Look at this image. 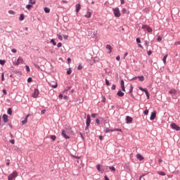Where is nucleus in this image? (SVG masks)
Masks as SVG:
<instances>
[{"instance_id": "e433bc0d", "label": "nucleus", "mask_w": 180, "mask_h": 180, "mask_svg": "<svg viewBox=\"0 0 180 180\" xmlns=\"http://www.w3.org/2000/svg\"><path fill=\"white\" fill-rule=\"evenodd\" d=\"M13 74H20V77L22 76V72L18 71V70L13 71Z\"/></svg>"}, {"instance_id": "8fccbe9b", "label": "nucleus", "mask_w": 180, "mask_h": 180, "mask_svg": "<svg viewBox=\"0 0 180 180\" xmlns=\"http://www.w3.org/2000/svg\"><path fill=\"white\" fill-rule=\"evenodd\" d=\"M58 98L60 99V101H61L63 99V98H64V96L63 95V94H59Z\"/></svg>"}, {"instance_id": "c756f323", "label": "nucleus", "mask_w": 180, "mask_h": 180, "mask_svg": "<svg viewBox=\"0 0 180 180\" xmlns=\"http://www.w3.org/2000/svg\"><path fill=\"white\" fill-rule=\"evenodd\" d=\"M138 79H139V81L141 82H143L144 81V76L141 75V76H137Z\"/></svg>"}, {"instance_id": "603ef678", "label": "nucleus", "mask_w": 180, "mask_h": 180, "mask_svg": "<svg viewBox=\"0 0 180 180\" xmlns=\"http://www.w3.org/2000/svg\"><path fill=\"white\" fill-rule=\"evenodd\" d=\"M71 88H72V86H68V89H65L63 91V92H68V91H70V89H71Z\"/></svg>"}, {"instance_id": "e2e57ef3", "label": "nucleus", "mask_w": 180, "mask_h": 180, "mask_svg": "<svg viewBox=\"0 0 180 180\" xmlns=\"http://www.w3.org/2000/svg\"><path fill=\"white\" fill-rule=\"evenodd\" d=\"M147 54H148V56H150L151 54H153V51H151V50L148 51Z\"/></svg>"}, {"instance_id": "b1692460", "label": "nucleus", "mask_w": 180, "mask_h": 180, "mask_svg": "<svg viewBox=\"0 0 180 180\" xmlns=\"http://www.w3.org/2000/svg\"><path fill=\"white\" fill-rule=\"evenodd\" d=\"M87 19H89L91 16H92V13L90 11H87L86 14L84 15Z\"/></svg>"}, {"instance_id": "bb28decb", "label": "nucleus", "mask_w": 180, "mask_h": 180, "mask_svg": "<svg viewBox=\"0 0 180 180\" xmlns=\"http://www.w3.org/2000/svg\"><path fill=\"white\" fill-rule=\"evenodd\" d=\"M50 43H51V44H53V46H57V42L56 41L55 39H51Z\"/></svg>"}, {"instance_id": "a211bd4d", "label": "nucleus", "mask_w": 180, "mask_h": 180, "mask_svg": "<svg viewBox=\"0 0 180 180\" xmlns=\"http://www.w3.org/2000/svg\"><path fill=\"white\" fill-rule=\"evenodd\" d=\"M136 158H137V160H139V161H143V160H144L143 156H142V155L140 154V153L136 154Z\"/></svg>"}, {"instance_id": "c9c22d12", "label": "nucleus", "mask_w": 180, "mask_h": 180, "mask_svg": "<svg viewBox=\"0 0 180 180\" xmlns=\"http://www.w3.org/2000/svg\"><path fill=\"white\" fill-rule=\"evenodd\" d=\"M72 72V70H71V68H69V69L66 72V74L67 75H71Z\"/></svg>"}, {"instance_id": "0eeeda50", "label": "nucleus", "mask_w": 180, "mask_h": 180, "mask_svg": "<svg viewBox=\"0 0 180 180\" xmlns=\"http://www.w3.org/2000/svg\"><path fill=\"white\" fill-rule=\"evenodd\" d=\"M39 94L40 93L39 91V89H34V91L32 93V98H38Z\"/></svg>"}, {"instance_id": "6ab92c4d", "label": "nucleus", "mask_w": 180, "mask_h": 180, "mask_svg": "<svg viewBox=\"0 0 180 180\" xmlns=\"http://www.w3.org/2000/svg\"><path fill=\"white\" fill-rule=\"evenodd\" d=\"M117 95L120 97V98H123V96H124V94L123 93V91H122V90H119L117 92Z\"/></svg>"}, {"instance_id": "37998d69", "label": "nucleus", "mask_w": 180, "mask_h": 180, "mask_svg": "<svg viewBox=\"0 0 180 180\" xmlns=\"http://www.w3.org/2000/svg\"><path fill=\"white\" fill-rule=\"evenodd\" d=\"M34 67H35L37 70H40V65L36 64V63H33Z\"/></svg>"}, {"instance_id": "412c9836", "label": "nucleus", "mask_w": 180, "mask_h": 180, "mask_svg": "<svg viewBox=\"0 0 180 180\" xmlns=\"http://www.w3.org/2000/svg\"><path fill=\"white\" fill-rule=\"evenodd\" d=\"M169 94L170 95H176V89H172L169 91Z\"/></svg>"}, {"instance_id": "39448f33", "label": "nucleus", "mask_w": 180, "mask_h": 180, "mask_svg": "<svg viewBox=\"0 0 180 180\" xmlns=\"http://www.w3.org/2000/svg\"><path fill=\"white\" fill-rule=\"evenodd\" d=\"M170 127H172V129H173V130H176V131H179V130H180L179 125L176 124L174 122H173L170 124Z\"/></svg>"}, {"instance_id": "79ce46f5", "label": "nucleus", "mask_w": 180, "mask_h": 180, "mask_svg": "<svg viewBox=\"0 0 180 180\" xmlns=\"http://www.w3.org/2000/svg\"><path fill=\"white\" fill-rule=\"evenodd\" d=\"M25 70L27 72H30V68L29 67V65H25Z\"/></svg>"}, {"instance_id": "69168bd1", "label": "nucleus", "mask_w": 180, "mask_h": 180, "mask_svg": "<svg viewBox=\"0 0 180 180\" xmlns=\"http://www.w3.org/2000/svg\"><path fill=\"white\" fill-rule=\"evenodd\" d=\"M17 50L15 49H11V53H13L14 54L15 53H17Z\"/></svg>"}, {"instance_id": "864d4df0", "label": "nucleus", "mask_w": 180, "mask_h": 180, "mask_svg": "<svg viewBox=\"0 0 180 180\" xmlns=\"http://www.w3.org/2000/svg\"><path fill=\"white\" fill-rule=\"evenodd\" d=\"M98 116L97 113H92L91 114V117H93V119H95V117H96Z\"/></svg>"}, {"instance_id": "7ed1b4c3", "label": "nucleus", "mask_w": 180, "mask_h": 180, "mask_svg": "<svg viewBox=\"0 0 180 180\" xmlns=\"http://www.w3.org/2000/svg\"><path fill=\"white\" fill-rule=\"evenodd\" d=\"M138 88L140 91L146 94L147 99H150V93L148 92V90L147 89H144L141 86H139Z\"/></svg>"}, {"instance_id": "f3484780", "label": "nucleus", "mask_w": 180, "mask_h": 180, "mask_svg": "<svg viewBox=\"0 0 180 180\" xmlns=\"http://www.w3.org/2000/svg\"><path fill=\"white\" fill-rule=\"evenodd\" d=\"M54 84H51V83H49V86H51V88L56 89L58 86V84L57 83V82H53Z\"/></svg>"}, {"instance_id": "0e129e2a", "label": "nucleus", "mask_w": 180, "mask_h": 180, "mask_svg": "<svg viewBox=\"0 0 180 180\" xmlns=\"http://www.w3.org/2000/svg\"><path fill=\"white\" fill-rule=\"evenodd\" d=\"M127 12V10L126 8H122V13L124 14Z\"/></svg>"}, {"instance_id": "13d9d810", "label": "nucleus", "mask_w": 180, "mask_h": 180, "mask_svg": "<svg viewBox=\"0 0 180 180\" xmlns=\"http://www.w3.org/2000/svg\"><path fill=\"white\" fill-rule=\"evenodd\" d=\"M96 124H101V120L96 118Z\"/></svg>"}, {"instance_id": "2eb2a0df", "label": "nucleus", "mask_w": 180, "mask_h": 180, "mask_svg": "<svg viewBox=\"0 0 180 180\" xmlns=\"http://www.w3.org/2000/svg\"><path fill=\"white\" fill-rule=\"evenodd\" d=\"M79 11H81V4H77L75 5V12H76V13H78V12H79Z\"/></svg>"}, {"instance_id": "ea45409f", "label": "nucleus", "mask_w": 180, "mask_h": 180, "mask_svg": "<svg viewBox=\"0 0 180 180\" xmlns=\"http://www.w3.org/2000/svg\"><path fill=\"white\" fill-rule=\"evenodd\" d=\"M5 63H6V60L0 59L1 65H5Z\"/></svg>"}, {"instance_id": "6e6d98bb", "label": "nucleus", "mask_w": 180, "mask_h": 180, "mask_svg": "<svg viewBox=\"0 0 180 180\" xmlns=\"http://www.w3.org/2000/svg\"><path fill=\"white\" fill-rule=\"evenodd\" d=\"M79 135H80V137L82 138V140H83V141L85 140V137H84V135L82 134V132H79Z\"/></svg>"}, {"instance_id": "09e8293b", "label": "nucleus", "mask_w": 180, "mask_h": 180, "mask_svg": "<svg viewBox=\"0 0 180 180\" xmlns=\"http://www.w3.org/2000/svg\"><path fill=\"white\" fill-rule=\"evenodd\" d=\"M157 41H162V37L161 36H158L157 38Z\"/></svg>"}, {"instance_id": "f704fd0d", "label": "nucleus", "mask_w": 180, "mask_h": 180, "mask_svg": "<svg viewBox=\"0 0 180 180\" xmlns=\"http://www.w3.org/2000/svg\"><path fill=\"white\" fill-rule=\"evenodd\" d=\"M50 139H51L52 141H56V140L57 139V136L56 135H51L50 136Z\"/></svg>"}, {"instance_id": "cd10ccee", "label": "nucleus", "mask_w": 180, "mask_h": 180, "mask_svg": "<svg viewBox=\"0 0 180 180\" xmlns=\"http://www.w3.org/2000/svg\"><path fill=\"white\" fill-rule=\"evenodd\" d=\"M99 119H100V120H101V122L103 123V124H106V123H108V120H105L103 117H100Z\"/></svg>"}, {"instance_id": "f257e3e1", "label": "nucleus", "mask_w": 180, "mask_h": 180, "mask_svg": "<svg viewBox=\"0 0 180 180\" xmlns=\"http://www.w3.org/2000/svg\"><path fill=\"white\" fill-rule=\"evenodd\" d=\"M112 12L115 18H120V16H122V13L118 7L112 8Z\"/></svg>"}, {"instance_id": "3c124183", "label": "nucleus", "mask_w": 180, "mask_h": 180, "mask_svg": "<svg viewBox=\"0 0 180 180\" xmlns=\"http://www.w3.org/2000/svg\"><path fill=\"white\" fill-rule=\"evenodd\" d=\"M146 175H147V174H143L142 175H141L140 176H139V180H141V179H143V178H144V176H146Z\"/></svg>"}, {"instance_id": "9b49d317", "label": "nucleus", "mask_w": 180, "mask_h": 180, "mask_svg": "<svg viewBox=\"0 0 180 180\" xmlns=\"http://www.w3.org/2000/svg\"><path fill=\"white\" fill-rule=\"evenodd\" d=\"M2 119H3L4 123H8V122H9L8 116L6 114L3 115Z\"/></svg>"}, {"instance_id": "de8ad7c7", "label": "nucleus", "mask_w": 180, "mask_h": 180, "mask_svg": "<svg viewBox=\"0 0 180 180\" xmlns=\"http://www.w3.org/2000/svg\"><path fill=\"white\" fill-rule=\"evenodd\" d=\"M8 13L10 15H15L16 13L15 11H12V10H9L8 11Z\"/></svg>"}, {"instance_id": "a878e982", "label": "nucleus", "mask_w": 180, "mask_h": 180, "mask_svg": "<svg viewBox=\"0 0 180 180\" xmlns=\"http://www.w3.org/2000/svg\"><path fill=\"white\" fill-rule=\"evenodd\" d=\"M167 58H168V54H166L162 58L164 64H167Z\"/></svg>"}, {"instance_id": "f8f14e48", "label": "nucleus", "mask_w": 180, "mask_h": 180, "mask_svg": "<svg viewBox=\"0 0 180 180\" xmlns=\"http://www.w3.org/2000/svg\"><path fill=\"white\" fill-rule=\"evenodd\" d=\"M65 129L69 131V132H68V134H74V131H72V127H71L70 126L67 125L65 127Z\"/></svg>"}, {"instance_id": "5fc2aeb1", "label": "nucleus", "mask_w": 180, "mask_h": 180, "mask_svg": "<svg viewBox=\"0 0 180 180\" xmlns=\"http://www.w3.org/2000/svg\"><path fill=\"white\" fill-rule=\"evenodd\" d=\"M57 47H58V49H60V47H63V43L58 42V44H57Z\"/></svg>"}, {"instance_id": "7c9ffc66", "label": "nucleus", "mask_w": 180, "mask_h": 180, "mask_svg": "<svg viewBox=\"0 0 180 180\" xmlns=\"http://www.w3.org/2000/svg\"><path fill=\"white\" fill-rule=\"evenodd\" d=\"M7 113L9 115V116H12V108H8Z\"/></svg>"}, {"instance_id": "052dcab7", "label": "nucleus", "mask_w": 180, "mask_h": 180, "mask_svg": "<svg viewBox=\"0 0 180 180\" xmlns=\"http://www.w3.org/2000/svg\"><path fill=\"white\" fill-rule=\"evenodd\" d=\"M111 89L112 91H115L116 89V84H112V86H111Z\"/></svg>"}, {"instance_id": "774afa93", "label": "nucleus", "mask_w": 180, "mask_h": 180, "mask_svg": "<svg viewBox=\"0 0 180 180\" xmlns=\"http://www.w3.org/2000/svg\"><path fill=\"white\" fill-rule=\"evenodd\" d=\"M11 144H15V139H11L9 141Z\"/></svg>"}, {"instance_id": "2f4dec72", "label": "nucleus", "mask_w": 180, "mask_h": 180, "mask_svg": "<svg viewBox=\"0 0 180 180\" xmlns=\"http://www.w3.org/2000/svg\"><path fill=\"white\" fill-rule=\"evenodd\" d=\"M110 171H112V172H115V171H116V167L114 166H110L108 167Z\"/></svg>"}, {"instance_id": "a19ab883", "label": "nucleus", "mask_w": 180, "mask_h": 180, "mask_svg": "<svg viewBox=\"0 0 180 180\" xmlns=\"http://www.w3.org/2000/svg\"><path fill=\"white\" fill-rule=\"evenodd\" d=\"M29 4H31V5H35L36 0H29Z\"/></svg>"}, {"instance_id": "9d476101", "label": "nucleus", "mask_w": 180, "mask_h": 180, "mask_svg": "<svg viewBox=\"0 0 180 180\" xmlns=\"http://www.w3.org/2000/svg\"><path fill=\"white\" fill-rule=\"evenodd\" d=\"M157 117V112L153 111L150 114V120H155V118Z\"/></svg>"}, {"instance_id": "dca6fc26", "label": "nucleus", "mask_w": 180, "mask_h": 180, "mask_svg": "<svg viewBox=\"0 0 180 180\" xmlns=\"http://www.w3.org/2000/svg\"><path fill=\"white\" fill-rule=\"evenodd\" d=\"M96 168L98 172H101L102 174V165L98 164L96 165Z\"/></svg>"}, {"instance_id": "423d86ee", "label": "nucleus", "mask_w": 180, "mask_h": 180, "mask_svg": "<svg viewBox=\"0 0 180 180\" xmlns=\"http://www.w3.org/2000/svg\"><path fill=\"white\" fill-rule=\"evenodd\" d=\"M23 64V58L19 57L15 62H13L14 65H19Z\"/></svg>"}, {"instance_id": "20e7f679", "label": "nucleus", "mask_w": 180, "mask_h": 180, "mask_svg": "<svg viewBox=\"0 0 180 180\" xmlns=\"http://www.w3.org/2000/svg\"><path fill=\"white\" fill-rule=\"evenodd\" d=\"M141 29L143 30H147L148 33H153V28H151L148 25H143Z\"/></svg>"}, {"instance_id": "aec40b11", "label": "nucleus", "mask_w": 180, "mask_h": 180, "mask_svg": "<svg viewBox=\"0 0 180 180\" xmlns=\"http://www.w3.org/2000/svg\"><path fill=\"white\" fill-rule=\"evenodd\" d=\"M30 116V114H28L25 116L24 120H22L21 122L22 124H26V123H27V117H29Z\"/></svg>"}, {"instance_id": "58836bf2", "label": "nucleus", "mask_w": 180, "mask_h": 180, "mask_svg": "<svg viewBox=\"0 0 180 180\" xmlns=\"http://www.w3.org/2000/svg\"><path fill=\"white\" fill-rule=\"evenodd\" d=\"M27 83L28 84H30V83H32V82H33V78H32L31 77H28L27 78Z\"/></svg>"}, {"instance_id": "5701e85b", "label": "nucleus", "mask_w": 180, "mask_h": 180, "mask_svg": "<svg viewBox=\"0 0 180 180\" xmlns=\"http://www.w3.org/2000/svg\"><path fill=\"white\" fill-rule=\"evenodd\" d=\"M157 174H158V175H160L161 176H165L167 175V173H165V172L162 171L157 172Z\"/></svg>"}, {"instance_id": "ddd939ff", "label": "nucleus", "mask_w": 180, "mask_h": 180, "mask_svg": "<svg viewBox=\"0 0 180 180\" xmlns=\"http://www.w3.org/2000/svg\"><path fill=\"white\" fill-rule=\"evenodd\" d=\"M86 124L91 126V115L89 114L86 115Z\"/></svg>"}, {"instance_id": "49530a36", "label": "nucleus", "mask_w": 180, "mask_h": 180, "mask_svg": "<svg viewBox=\"0 0 180 180\" xmlns=\"http://www.w3.org/2000/svg\"><path fill=\"white\" fill-rule=\"evenodd\" d=\"M120 86H124V80H123V79H122L120 80Z\"/></svg>"}, {"instance_id": "a18cd8bd", "label": "nucleus", "mask_w": 180, "mask_h": 180, "mask_svg": "<svg viewBox=\"0 0 180 180\" xmlns=\"http://www.w3.org/2000/svg\"><path fill=\"white\" fill-rule=\"evenodd\" d=\"M105 85H107V86H109V85H110V82H109L108 79L106 78H105Z\"/></svg>"}, {"instance_id": "393cba45", "label": "nucleus", "mask_w": 180, "mask_h": 180, "mask_svg": "<svg viewBox=\"0 0 180 180\" xmlns=\"http://www.w3.org/2000/svg\"><path fill=\"white\" fill-rule=\"evenodd\" d=\"M19 20L22 22V20H25V14L22 13L20 15Z\"/></svg>"}, {"instance_id": "bf43d9fd", "label": "nucleus", "mask_w": 180, "mask_h": 180, "mask_svg": "<svg viewBox=\"0 0 180 180\" xmlns=\"http://www.w3.org/2000/svg\"><path fill=\"white\" fill-rule=\"evenodd\" d=\"M102 102L103 103H105V102H106V98L105 97V96H102Z\"/></svg>"}, {"instance_id": "4be33fe9", "label": "nucleus", "mask_w": 180, "mask_h": 180, "mask_svg": "<svg viewBox=\"0 0 180 180\" xmlns=\"http://www.w3.org/2000/svg\"><path fill=\"white\" fill-rule=\"evenodd\" d=\"M109 168V167L108 166H103L102 165V167H101V174H103V172H105V171L108 170Z\"/></svg>"}, {"instance_id": "c03bdc74", "label": "nucleus", "mask_w": 180, "mask_h": 180, "mask_svg": "<svg viewBox=\"0 0 180 180\" xmlns=\"http://www.w3.org/2000/svg\"><path fill=\"white\" fill-rule=\"evenodd\" d=\"M136 41L138 44H140V43H141V39L138 37L136 39Z\"/></svg>"}, {"instance_id": "4468645a", "label": "nucleus", "mask_w": 180, "mask_h": 180, "mask_svg": "<svg viewBox=\"0 0 180 180\" xmlns=\"http://www.w3.org/2000/svg\"><path fill=\"white\" fill-rule=\"evenodd\" d=\"M105 49L108 51V54H110L112 53V50H113V48H112V46H110V44H107L105 46Z\"/></svg>"}, {"instance_id": "680f3d73", "label": "nucleus", "mask_w": 180, "mask_h": 180, "mask_svg": "<svg viewBox=\"0 0 180 180\" xmlns=\"http://www.w3.org/2000/svg\"><path fill=\"white\" fill-rule=\"evenodd\" d=\"M143 114L145 115V116H147V115H148V110H145L144 111H143Z\"/></svg>"}, {"instance_id": "f03ea898", "label": "nucleus", "mask_w": 180, "mask_h": 180, "mask_svg": "<svg viewBox=\"0 0 180 180\" xmlns=\"http://www.w3.org/2000/svg\"><path fill=\"white\" fill-rule=\"evenodd\" d=\"M18 172L14 171L10 175H8V180H15L18 177Z\"/></svg>"}, {"instance_id": "338daca9", "label": "nucleus", "mask_w": 180, "mask_h": 180, "mask_svg": "<svg viewBox=\"0 0 180 180\" xmlns=\"http://www.w3.org/2000/svg\"><path fill=\"white\" fill-rule=\"evenodd\" d=\"M58 38L59 40H63V36H61V34H58Z\"/></svg>"}, {"instance_id": "1a4fd4ad", "label": "nucleus", "mask_w": 180, "mask_h": 180, "mask_svg": "<svg viewBox=\"0 0 180 180\" xmlns=\"http://www.w3.org/2000/svg\"><path fill=\"white\" fill-rule=\"evenodd\" d=\"M127 124H130V123L133 122V117L130 116H127L125 118Z\"/></svg>"}, {"instance_id": "4c0bfd02", "label": "nucleus", "mask_w": 180, "mask_h": 180, "mask_svg": "<svg viewBox=\"0 0 180 180\" xmlns=\"http://www.w3.org/2000/svg\"><path fill=\"white\" fill-rule=\"evenodd\" d=\"M110 131H115V129L106 128V129L105 130V133H109Z\"/></svg>"}, {"instance_id": "c85d7f7f", "label": "nucleus", "mask_w": 180, "mask_h": 180, "mask_svg": "<svg viewBox=\"0 0 180 180\" xmlns=\"http://www.w3.org/2000/svg\"><path fill=\"white\" fill-rule=\"evenodd\" d=\"M44 11L45 13H50V8H49V7H44Z\"/></svg>"}, {"instance_id": "4d7b16f0", "label": "nucleus", "mask_w": 180, "mask_h": 180, "mask_svg": "<svg viewBox=\"0 0 180 180\" xmlns=\"http://www.w3.org/2000/svg\"><path fill=\"white\" fill-rule=\"evenodd\" d=\"M77 70H78L79 71H81V70H82V65L79 64V65H78V67H77Z\"/></svg>"}, {"instance_id": "72a5a7b5", "label": "nucleus", "mask_w": 180, "mask_h": 180, "mask_svg": "<svg viewBox=\"0 0 180 180\" xmlns=\"http://www.w3.org/2000/svg\"><path fill=\"white\" fill-rule=\"evenodd\" d=\"M26 9H27L28 11H30L32 9V8H33V6L32 4H27L25 6Z\"/></svg>"}, {"instance_id": "473e14b6", "label": "nucleus", "mask_w": 180, "mask_h": 180, "mask_svg": "<svg viewBox=\"0 0 180 180\" xmlns=\"http://www.w3.org/2000/svg\"><path fill=\"white\" fill-rule=\"evenodd\" d=\"M134 86L133 84H130V87H129V91L128 92V94H133V89H134Z\"/></svg>"}, {"instance_id": "6e6552de", "label": "nucleus", "mask_w": 180, "mask_h": 180, "mask_svg": "<svg viewBox=\"0 0 180 180\" xmlns=\"http://www.w3.org/2000/svg\"><path fill=\"white\" fill-rule=\"evenodd\" d=\"M61 136L63 137V139H65L66 140L70 139V136L67 135V133L65 132V129L62 130Z\"/></svg>"}]
</instances>
